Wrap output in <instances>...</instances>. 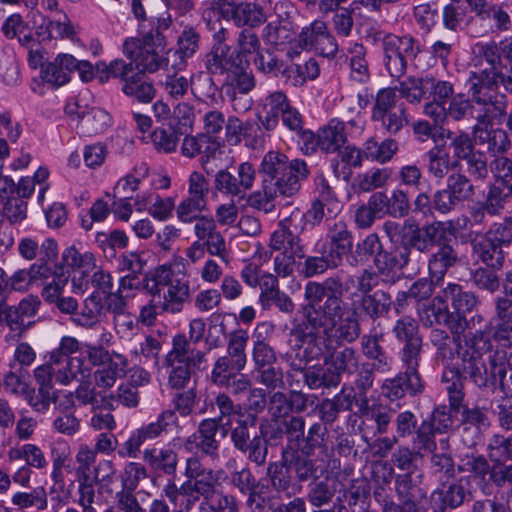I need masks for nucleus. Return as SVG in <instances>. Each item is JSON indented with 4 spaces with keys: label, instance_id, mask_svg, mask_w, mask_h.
I'll use <instances>...</instances> for the list:
<instances>
[{
    "label": "nucleus",
    "instance_id": "obj_1",
    "mask_svg": "<svg viewBox=\"0 0 512 512\" xmlns=\"http://www.w3.org/2000/svg\"><path fill=\"white\" fill-rule=\"evenodd\" d=\"M342 279L339 275L323 282L310 281L304 288L306 304L303 307L304 322L291 330L303 345L305 364L325 356L330 350L327 342L353 343L361 334L356 309L346 314L342 300Z\"/></svg>",
    "mask_w": 512,
    "mask_h": 512
},
{
    "label": "nucleus",
    "instance_id": "obj_2",
    "mask_svg": "<svg viewBox=\"0 0 512 512\" xmlns=\"http://www.w3.org/2000/svg\"><path fill=\"white\" fill-rule=\"evenodd\" d=\"M260 171L263 174L261 189L251 193L247 201L250 207L265 214L275 210L277 197L296 195L301 188V182L309 175L304 160H290L279 151H269L264 155Z\"/></svg>",
    "mask_w": 512,
    "mask_h": 512
},
{
    "label": "nucleus",
    "instance_id": "obj_3",
    "mask_svg": "<svg viewBox=\"0 0 512 512\" xmlns=\"http://www.w3.org/2000/svg\"><path fill=\"white\" fill-rule=\"evenodd\" d=\"M222 470H213L203 465L198 456H190L185 460V481L177 486L174 480H168L163 488V495L174 505L183 504L192 509L200 499L209 504L220 486Z\"/></svg>",
    "mask_w": 512,
    "mask_h": 512
},
{
    "label": "nucleus",
    "instance_id": "obj_4",
    "mask_svg": "<svg viewBox=\"0 0 512 512\" xmlns=\"http://www.w3.org/2000/svg\"><path fill=\"white\" fill-rule=\"evenodd\" d=\"M380 277L371 269H363L357 275H350L347 277L345 284L342 282V293L348 292L350 285L356 287V292L352 293V298L359 294L358 306H353L348 309L346 305V313L356 309V316L358 317V310L368 316L371 320L375 321L381 317L386 316L391 310L392 299L388 292L383 290H373L379 285ZM347 314H345V317ZM359 321V319L357 318Z\"/></svg>",
    "mask_w": 512,
    "mask_h": 512
},
{
    "label": "nucleus",
    "instance_id": "obj_5",
    "mask_svg": "<svg viewBox=\"0 0 512 512\" xmlns=\"http://www.w3.org/2000/svg\"><path fill=\"white\" fill-rule=\"evenodd\" d=\"M164 364L168 369V387L177 391L189 389L193 370H202L207 366L206 352L191 350L185 334H176Z\"/></svg>",
    "mask_w": 512,
    "mask_h": 512
},
{
    "label": "nucleus",
    "instance_id": "obj_6",
    "mask_svg": "<svg viewBox=\"0 0 512 512\" xmlns=\"http://www.w3.org/2000/svg\"><path fill=\"white\" fill-rule=\"evenodd\" d=\"M165 46V36L159 28H156L146 33L142 39L126 38L122 45V53L128 60L135 63L138 73H154L165 63L162 55Z\"/></svg>",
    "mask_w": 512,
    "mask_h": 512
},
{
    "label": "nucleus",
    "instance_id": "obj_7",
    "mask_svg": "<svg viewBox=\"0 0 512 512\" xmlns=\"http://www.w3.org/2000/svg\"><path fill=\"white\" fill-rule=\"evenodd\" d=\"M381 41L383 65L390 77L400 80L407 72L408 63L421 53L420 42L410 34L398 36L392 33L375 34Z\"/></svg>",
    "mask_w": 512,
    "mask_h": 512
},
{
    "label": "nucleus",
    "instance_id": "obj_8",
    "mask_svg": "<svg viewBox=\"0 0 512 512\" xmlns=\"http://www.w3.org/2000/svg\"><path fill=\"white\" fill-rule=\"evenodd\" d=\"M88 375V368L81 359L67 358L62 354L61 341L57 348L49 353L46 364L38 366L34 370V378L38 388L52 390L53 378L61 385H69L72 381Z\"/></svg>",
    "mask_w": 512,
    "mask_h": 512
},
{
    "label": "nucleus",
    "instance_id": "obj_9",
    "mask_svg": "<svg viewBox=\"0 0 512 512\" xmlns=\"http://www.w3.org/2000/svg\"><path fill=\"white\" fill-rule=\"evenodd\" d=\"M153 280L155 285L150 290L153 295L159 293V287L167 288L163 295L161 309L171 314L182 312L184 304L190 297V282L187 277L174 272L169 266L162 265L156 268Z\"/></svg>",
    "mask_w": 512,
    "mask_h": 512
},
{
    "label": "nucleus",
    "instance_id": "obj_10",
    "mask_svg": "<svg viewBox=\"0 0 512 512\" xmlns=\"http://www.w3.org/2000/svg\"><path fill=\"white\" fill-rule=\"evenodd\" d=\"M371 120L391 135L398 134L407 124L408 117L404 103L392 87L380 89L374 99Z\"/></svg>",
    "mask_w": 512,
    "mask_h": 512
},
{
    "label": "nucleus",
    "instance_id": "obj_11",
    "mask_svg": "<svg viewBox=\"0 0 512 512\" xmlns=\"http://www.w3.org/2000/svg\"><path fill=\"white\" fill-rule=\"evenodd\" d=\"M422 473L409 471L395 476L394 487L398 502L383 505L382 512H420L427 492L422 487Z\"/></svg>",
    "mask_w": 512,
    "mask_h": 512
},
{
    "label": "nucleus",
    "instance_id": "obj_12",
    "mask_svg": "<svg viewBox=\"0 0 512 512\" xmlns=\"http://www.w3.org/2000/svg\"><path fill=\"white\" fill-rule=\"evenodd\" d=\"M178 418L171 409L162 411L156 418L146 425L132 431L117 450L121 458H138L142 445L148 440H154L168 433L172 426H176Z\"/></svg>",
    "mask_w": 512,
    "mask_h": 512
},
{
    "label": "nucleus",
    "instance_id": "obj_13",
    "mask_svg": "<svg viewBox=\"0 0 512 512\" xmlns=\"http://www.w3.org/2000/svg\"><path fill=\"white\" fill-rule=\"evenodd\" d=\"M446 238V223L442 221L426 223L423 226L413 221L404 222L402 245L410 253L412 249L421 253H430Z\"/></svg>",
    "mask_w": 512,
    "mask_h": 512
},
{
    "label": "nucleus",
    "instance_id": "obj_14",
    "mask_svg": "<svg viewBox=\"0 0 512 512\" xmlns=\"http://www.w3.org/2000/svg\"><path fill=\"white\" fill-rule=\"evenodd\" d=\"M392 333L403 344L399 351L400 361L410 364L421 362L423 339L417 320L408 315L400 317L392 327Z\"/></svg>",
    "mask_w": 512,
    "mask_h": 512
},
{
    "label": "nucleus",
    "instance_id": "obj_15",
    "mask_svg": "<svg viewBox=\"0 0 512 512\" xmlns=\"http://www.w3.org/2000/svg\"><path fill=\"white\" fill-rule=\"evenodd\" d=\"M298 216L299 209H295L290 216L279 222L277 229L270 237V248L272 250L290 252L298 258L305 257V245L300 238L304 226L299 227L296 224Z\"/></svg>",
    "mask_w": 512,
    "mask_h": 512
},
{
    "label": "nucleus",
    "instance_id": "obj_16",
    "mask_svg": "<svg viewBox=\"0 0 512 512\" xmlns=\"http://www.w3.org/2000/svg\"><path fill=\"white\" fill-rule=\"evenodd\" d=\"M256 171L250 162H242L237 167V176L228 169H220L214 176L215 191L231 197H242L255 182Z\"/></svg>",
    "mask_w": 512,
    "mask_h": 512
},
{
    "label": "nucleus",
    "instance_id": "obj_17",
    "mask_svg": "<svg viewBox=\"0 0 512 512\" xmlns=\"http://www.w3.org/2000/svg\"><path fill=\"white\" fill-rule=\"evenodd\" d=\"M400 362L404 371L393 378L386 379L382 385L383 394L391 400L401 399L407 392L412 396L421 394L425 388L419 373L420 362L413 364Z\"/></svg>",
    "mask_w": 512,
    "mask_h": 512
},
{
    "label": "nucleus",
    "instance_id": "obj_18",
    "mask_svg": "<svg viewBox=\"0 0 512 512\" xmlns=\"http://www.w3.org/2000/svg\"><path fill=\"white\" fill-rule=\"evenodd\" d=\"M60 340L62 354L66 355L67 358L81 359L88 368V375L85 377L79 376L77 380L88 379L92 373V366L103 365L110 357L111 352L104 347L80 342L73 336H63Z\"/></svg>",
    "mask_w": 512,
    "mask_h": 512
},
{
    "label": "nucleus",
    "instance_id": "obj_19",
    "mask_svg": "<svg viewBox=\"0 0 512 512\" xmlns=\"http://www.w3.org/2000/svg\"><path fill=\"white\" fill-rule=\"evenodd\" d=\"M249 342V334L244 329H236L227 335L226 354L218 357L212 369H233L242 371L247 364L246 348Z\"/></svg>",
    "mask_w": 512,
    "mask_h": 512
},
{
    "label": "nucleus",
    "instance_id": "obj_20",
    "mask_svg": "<svg viewBox=\"0 0 512 512\" xmlns=\"http://www.w3.org/2000/svg\"><path fill=\"white\" fill-rule=\"evenodd\" d=\"M195 241H200L207 247V253L222 261L227 258V244L224 235L218 229V224L211 215L202 216L193 226Z\"/></svg>",
    "mask_w": 512,
    "mask_h": 512
},
{
    "label": "nucleus",
    "instance_id": "obj_21",
    "mask_svg": "<svg viewBox=\"0 0 512 512\" xmlns=\"http://www.w3.org/2000/svg\"><path fill=\"white\" fill-rule=\"evenodd\" d=\"M475 119L477 123L472 129V133L477 145L483 146L493 154L508 150L511 143L507 132L501 128L492 127L494 121H501V119H485L482 121L480 116H476Z\"/></svg>",
    "mask_w": 512,
    "mask_h": 512
},
{
    "label": "nucleus",
    "instance_id": "obj_22",
    "mask_svg": "<svg viewBox=\"0 0 512 512\" xmlns=\"http://www.w3.org/2000/svg\"><path fill=\"white\" fill-rule=\"evenodd\" d=\"M271 0H253L230 4L231 19L237 27L255 28L267 21Z\"/></svg>",
    "mask_w": 512,
    "mask_h": 512
},
{
    "label": "nucleus",
    "instance_id": "obj_23",
    "mask_svg": "<svg viewBox=\"0 0 512 512\" xmlns=\"http://www.w3.org/2000/svg\"><path fill=\"white\" fill-rule=\"evenodd\" d=\"M498 83L488 85L470 93L473 102L479 105L480 119H502L506 112L507 99L498 92Z\"/></svg>",
    "mask_w": 512,
    "mask_h": 512
},
{
    "label": "nucleus",
    "instance_id": "obj_24",
    "mask_svg": "<svg viewBox=\"0 0 512 512\" xmlns=\"http://www.w3.org/2000/svg\"><path fill=\"white\" fill-rule=\"evenodd\" d=\"M352 247L353 235L347 224L342 220L329 224L326 241L321 248L342 266L344 256L351 251Z\"/></svg>",
    "mask_w": 512,
    "mask_h": 512
},
{
    "label": "nucleus",
    "instance_id": "obj_25",
    "mask_svg": "<svg viewBox=\"0 0 512 512\" xmlns=\"http://www.w3.org/2000/svg\"><path fill=\"white\" fill-rule=\"evenodd\" d=\"M461 408L462 441L468 447L476 445L481 434L491 426V421L486 408L467 407Z\"/></svg>",
    "mask_w": 512,
    "mask_h": 512
},
{
    "label": "nucleus",
    "instance_id": "obj_26",
    "mask_svg": "<svg viewBox=\"0 0 512 512\" xmlns=\"http://www.w3.org/2000/svg\"><path fill=\"white\" fill-rule=\"evenodd\" d=\"M346 123L333 118L321 127L316 136L309 132V138H316L317 146L326 153H335L347 142Z\"/></svg>",
    "mask_w": 512,
    "mask_h": 512
},
{
    "label": "nucleus",
    "instance_id": "obj_27",
    "mask_svg": "<svg viewBox=\"0 0 512 512\" xmlns=\"http://www.w3.org/2000/svg\"><path fill=\"white\" fill-rule=\"evenodd\" d=\"M311 456V454L297 450L292 453L288 452L289 470L293 472L294 479L300 483L316 480L326 470V466L321 463L317 464V462H323V458L314 460Z\"/></svg>",
    "mask_w": 512,
    "mask_h": 512
},
{
    "label": "nucleus",
    "instance_id": "obj_28",
    "mask_svg": "<svg viewBox=\"0 0 512 512\" xmlns=\"http://www.w3.org/2000/svg\"><path fill=\"white\" fill-rule=\"evenodd\" d=\"M360 356L357 351L349 346H342L333 351L328 350L324 356V365L336 373L337 380L341 383V375H352L358 371Z\"/></svg>",
    "mask_w": 512,
    "mask_h": 512
},
{
    "label": "nucleus",
    "instance_id": "obj_29",
    "mask_svg": "<svg viewBox=\"0 0 512 512\" xmlns=\"http://www.w3.org/2000/svg\"><path fill=\"white\" fill-rule=\"evenodd\" d=\"M274 331V325L270 322L257 324L253 340L252 360L254 369L276 364L278 357L275 349L266 341L263 333L268 336Z\"/></svg>",
    "mask_w": 512,
    "mask_h": 512
},
{
    "label": "nucleus",
    "instance_id": "obj_30",
    "mask_svg": "<svg viewBox=\"0 0 512 512\" xmlns=\"http://www.w3.org/2000/svg\"><path fill=\"white\" fill-rule=\"evenodd\" d=\"M461 359L459 368L463 379H469L475 386L480 389L486 388L489 384L494 385L498 381V377H494L491 371H488L486 362L483 357L476 358L469 356L467 353L458 356Z\"/></svg>",
    "mask_w": 512,
    "mask_h": 512
},
{
    "label": "nucleus",
    "instance_id": "obj_31",
    "mask_svg": "<svg viewBox=\"0 0 512 512\" xmlns=\"http://www.w3.org/2000/svg\"><path fill=\"white\" fill-rule=\"evenodd\" d=\"M450 241L447 237L444 241L440 242L428 259L430 276L436 281L442 280L449 268L456 265L459 260L458 253L450 244Z\"/></svg>",
    "mask_w": 512,
    "mask_h": 512
},
{
    "label": "nucleus",
    "instance_id": "obj_32",
    "mask_svg": "<svg viewBox=\"0 0 512 512\" xmlns=\"http://www.w3.org/2000/svg\"><path fill=\"white\" fill-rule=\"evenodd\" d=\"M74 65V56L61 53L53 61L41 64V78L52 87H60L70 80L71 67Z\"/></svg>",
    "mask_w": 512,
    "mask_h": 512
},
{
    "label": "nucleus",
    "instance_id": "obj_33",
    "mask_svg": "<svg viewBox=\"0 0 512 512\" xmlns=\"http://www.w3.org/2000/svg\"><path fill=\"white\" fill-rule=\"evenodd\" d=\"M242 61V56L231 52L230 46L212 47L204 58L206 70L214 75H227Z\"/></svg>",
    "mask_w": 512,
    "mask_h": 512
},
{
    "label": "nucleus",
    "instance_id": "obj_34",
    "mask_svg": "<svg viewBox=\"0 0 512 512\" xmlns=\"http://www.w3.org/2000/svg\"><path fill=\"white\" fill-rule=\"evenodd\" d=\"M143 460L155 472L174 476L178 467V454L169 447L150 448L143 453Z\"/></svg>",
    "mask_w": 512,
    "mask_h": 512
},
{
    "label": "nucleus",
    "instance_id": "obj_35",
    "mask_svg": "<svg viewBox=\"0 0 512 512\" xmlns=\"http://www.w3.org/2000/svg\"><path fill=\"white\" fill-rule=\"evenodd\" d=\"M441 383L447 393L450 410L459 413L465 398L464 379L459 368L446 367L441 375Z\"/></svg>",
    "mask_w": 512,
    "mask_h": 512
},
{
    "label": "nucleus",
    "instance_id": "obj_36",
    "mask_svg": "<svg viewBox=\"0 0 512 512\" xmlns=\"http://www.w3.org/2000/svg\"><path fill=\"white\" fill-rule=\"evenodd\" d=\"M410 252L403 245L395 247L392 250H386L382 246L373 264L376 268L374 271L379 275H388L393 271L403 269L409 262Z\"/></svg>",
    "mask_w": 512,
    "mask_h": 512
},
{
    "label": "nucleus",
    "instance_id": "obj_37",
    "mask_svg": "<svg viewBox=\"0 0 512 512\" xmlns=\"http://www.w3.org/2000/svg\"><path fill=\"white\" fill-rule=\"evenodd\" d=\"M235 426L231 429V441L237 450H245L253 441V437L260 436L257 431V416L254 413L236 412Z\"/></svg>",
    "mask_w": 512,
    "mask_h": 512
},
{
    "label": "nucleus",
    "instance_id": "obj_38",
    "mask_svg": "<svg viewBox=\"0 0 512 512\" xmlns=\"http://www.w3.org/2000/svg\"><path fill=\"white\" fill-rule=\"evenodd\" d=\"M227 97L235 98V93L247 95L255 87V78L252 72L247 70V62L242 61L225 78L223 84Z\"/></svg>",
    "mask_w": 512,
    "mask_h": 512
},
{
    "label": "nucleus",
    "instance_id": "obj_39",
    "mask_svg": "<svg viewBox=\"0 0 512 512\" xmlns=\"http://www.w3.org/2000/svg\"><path fill=\"white\" fill-rule=\"evenodd\" d=\"M218 429V420L208 418L200 422L197 430V449L203 456H207L213 461L219 459L220 442L216 439Z\"/></svg>",
    "mask_w": 512,
    "mask_h": 512
},
{
    "label": "nucleus",
    "instance_id": "obj_40",
    "mask_svg": "<svg viewBox=\"0 0 512 512\" xmlns=\"http://www.w3.org/2000/svg\"><path fill=\"white\" fill-rule=\"evenodd\" d=\"M394 478V469L386 461L376 462L372 466V481L374 484L373 496L381 504L391 502L389 495L390 484Z\"/></svg>",
    "mask_w": 512,
    "mask_h": 512
},
{
    "label": "nucleus",
    "instance_id": "obj_41",
    "mask_svg": "<svg viewBox=\"0 0 512 512\" xmlns=\"http://www.w3.org/2000/svg\"><path fill=\"white\" fill-rule=\"evenodd\" d=\"M211 381L217 386L228 389L235 396L245 394L252 388V382L248 376L233 369L224 371L212 369Z\"/></svg>",
    "mask_w": 512,
    "mask_h": 512
},
{
    "label": "nucleus",
    "instance_id": "obj_42",
    "mask_svg": "<svg viewBox=\"0 0 512 512\" xmlns=\"http://www.w3.org/2000/svg\"><path fill=\"white\" fill-rule=\"evenodd\" d=\"M496 312L499 323L497 324L494 339L502 347L512 346V301L501 298L497 301Z\"/></svg>",
    "mask_w": 512,
    "mask_h": 512
},
{
    "label": "nucleus",
    "instance_id": "obj_43",
    "mask_svg": "<svg viewBox=\"0 0 512 512\" xmlns=\"http://www.w3.org/2000/svg\"><path fill=\"white\" fill-rule=\"evenodd\" d=\"M135 70L137 69L134 62L131 60L126 62L121 58H116L109 64L100 61L96 63L95 67L96 76L101 83L108 82L110 78H116L124 84L126 80L130 79L131 75L136 73Z\"/></svg>",
    "mask_w": 512,
    "mask_h": 512
},
{
    "label": "nucleus",
    "instance_id": "obj_44",
    "mask_svg": "<svg viewBox=\"0 0 512 512\" xmlns=\"http://www.w3.org/2000/svg\"><path fill=\"white\" fill-rule=\"evenodd\" d=\"M429 76L416 77L410 76L403 81H399L393 89L399 92L401 97L410 104H420L422 100L427 99L429 95Z\"/></svg>",
    "mask_w": 512,
    "mask_h": 512
},
{
    "label": "nucleus",
    "instance_id": "obj_45",
    "mask_svg": "<svg viewBox=\"0 0 512 512\" xmlns=\"http://www.w3.org/2000/svg\"><path fill=\"white\" fill-rule=\"evenodd\" d=\"M441 452H432L430 460V469L438 482H448L455 477V465L451 454L447 451L449 443L447 439L439 442Z\"/></svg>",
    "mask_w": 512,
    "mask_h": 512
},
{
    "label": "nucleus",
    "instance_id": "obj_46",
    "mask_svg": "<svg viewBox=\"0 0 512 512\" xmlns=\"http://www.w3.org/2000/svg\"><path fill=\"white\" fill-rule=\"evenodd\" d=\"M267 476L270 479L271 486L277 492H287L294 487L293 472L289 470L288 449L282 450V461L271 462L267 467Z\"/></svg>",
    "mask_w": 512,
    "mask_h": 512
},
{
    "label": "nucleus",
    "instance_id": "obj_47",
    "mask_svg": "<svg viewBox=\"0 0 512 512\" xmlns=\"http://www.w3.org/2000/svg\"><path fill=\"white\" fill-rule=\"evenodd\" d=\"M78 129L87 136H93L103 133L111 123V117L108 112L100 108H91L88 111H82L78 115Z\"/></svg>",
    "mask_w": 512,
    "mask_h": 512
},
{
    "label": "nucleus",
    "instance_id": "obj_48",
    "mask_svg": "<svg viewBox=\"0 0 512 512\" xmlns=\"http://www.w3.org/2000/svg\"><path fill=\"white\" fill-rule=\"evenodd\" d=\"M320 74L318 62L310 58L304 64L285 65L283 70V78L285 82L293 87H300L307 80H315Z\"/></svg>",
    "mask_w": 512,
    "mask_h": 512
},
{
    "label": "nucleus",
    "instance_id": "obj_49",
    "mask_svg": "<svg viewBox=\"0 0 512 512\" xmlns=\"http://www.w3.org/2000/svg\"><path fill=\"white\" fill-rule=\"evenodd\" d=\"M398 150L399 144L392 138H387L381 143H378L374 138H369L363 144L364 157L379 164L389 162Z\"/></svg>",
    "mask_w": 512,
    "mask_h": 512
},
{
    "label": "nucleus",
    "instance_id": "obj_50",
    "mask_svg": "<svg viewBox=\"0 0 512 512\" xmlns=\"http://www.w3.org/2000/svg\"><path fill=\"white\" fill-rule=\"evenodd\" d=\"M427 172L436 179H444L456 162L451 161L449 154L442 146L435 145L425 155Z\"/></svg>",
    "mask_w": 512,
    "mask_h": 512
},
{
    "label": "nucleus",
    "instance_id": "obj_51",
    "mask_svg": "<svg viewBox=\"0 0 512 512\" xmlns=\"http://www.w3.org/2000/svg\"><path fill=\"white\" fill-rule=\"evenodd\" d=\"M443 295L451 302L453 310L463 315L472 312L478 304L476 296L457 283H449L443 289Z\"/></svg>",
    "mask_w": 512,
    "mask_h": 512
},
{
    "label": "nucleus",
    "instance_id": "obj_52",
    "mask_svg": "<svg viewBox=\"0 0 512 512\" xmlns=\"http://www.w3.org/2000/svg\"><path fill=\"white\" fill-rule=\"evenodd\" d=\"M10 501L20 510L35 508L37 511H44L48 507V496L44 487H36L31 491H16Z\"/></svg>",
    "mask_w": 512,
    "mask_h": 512
},
{
    "label": "nucleus",
    "instance_id": "obj_53",
    "mask_svg": "<svg viewBox=\"0 0 512 512\" xmlns=\"http://www.w3.org/2000/svg\"><path fill=\"white\" fill-rule=\"evenodd\" d=\"M441 485L442 487L436 491V494L444 508H458L471 495L462 479L451 483L450 481L444 482Z\"/></svg>",
    "mask_w": 512,
    "mask_h": 512
},
{
    "label": "nucleus",
    "instance_id": "obj_54",
    "mask_svg": "<svg viewBox=\"0 0 512 512\" xmlns=\"http://www.w3.org/2000/svg\"><path fill=\"white\" fill-rule=\"evenodd\" d=\"M327 439V427L320 422H316L309 427L307 434H304L301 440L304 442V445L300 451L314 455L315 451L319 450V455L327 456Z\"/></svg>",
    "mask_w": 512,
    "mask_h": 512
},
{
    "label": "nucleus",
    "instance_id": "obj_55",
    "mask_svg": "<svg viewBox=\"0 0 512 512\" xmlns=\"http://www.w3.org/2000/svg\"><path fill=\"white\" fill-rule=\"evenodd\" d=\"M335 375L336 373H333L328 366L323 367L318 364L306 368L303 379L304 383L313 390L334 388L340 384Z\"/></svg>",
    "mask_w": 512,
    "mask_h": 512
},
{
    "label": "nucleus",
    "instance_id": "obj_56",
    "mask_svg": "<svg viewBox=\"0 0 512 512\" xmlns=\"http://www.w3.org/2000/svg\"><path fill=\"white\" fill-rule=\"evenodd\" d=\"M473 250L477 256L489 267L499 269L504 263L502 246L490 238L482 237L474 242Z\"/></svg>",
    "mask_w": 512,
    "mask_h": 512
},
{
    "label": "nucleus",
    "instance_id": "obj_57",
    "mask_svg": "<svg viewBox=\"0 0 512 512\" xmlns=\"http://www.w3.org/2000/svg\"><path fill=\"white\" fill-rule=\"evenodd\" d=\"M391 178V170L388 168H371L358 174L354 187L359 192H371L387 185Z\"/></svg>",
    "mask_w": 512,
    "mask_h": 512
},
{
    "label": "nucleus",
    "instance_id": "obj_58",
    "mask_svg": "<svg viewBox=\"0 0 512 512\" xmlns=\"http://www.w3.org/2000/svg\"><path fill=\"white\" fill-rule=\"evenodd\" d=\"M148 201L151 203V205L148 207L149 214L160 221L167 220L175 208V204L172 198H163L159 195L149 194L147 197L146 195L137 196L135 204L139 206L138 210L141 211L143 207H146Z\"/></svg>",
    "mask_w": 512,
    "mask_h": 512
},
{
    "label": "nucleus",
    "instance_id": "obj_59",
    "mask_svg": "<svg viewBox=\"0 0 512 512\" xmlns=\"http://www.w3.org/2000/svg\"><path fill=\"white\" fill-rule=\"evenodd\" d=\"M489 364L492 368V375L498 377L501 390L505 394L512 393V388L506 380V366L512 369V350L497 349L489 358Z\"/></svg>",
    "mask_w": 512,
    "mask_h": 512
},
{
    "label": "nucleus",
    "instance_id": "obj_60",
    "mask_svg": "<svg viewBox=\"0 0 512 512\" xmlns=\"http://www.w3.org/2000/svg\"><path fill=\"white\" fill-rule=\"evenodd\" d=\"M1 314L12 338L21 337L32 325V322L25 321L26 319L14 305L7 304V300L3 295L1 296Z\"/></svg>",
    "mask_w": 512,
    "mask_h": 512
},
{
    "label": "nucleus",
    "instance_id": "obj_61",
    "mask_svg": "<svg viewBox=\"0 0 512 512\" xmlns=\"http://www.w3.org/2000/svg\"><path fill=\"white\" fill-rule=\"evenodd\" d=\"M487 454L493 464L512 461V436L493 434L487 443Z\"/></svg>",
    "mask_w": 512,
    "mask_h": 512
},
{
    "label": "nucleus",
    "instance_id": "obj_62",
    "mask_svg": "<svg viewBox=\"0 0 512 512\" xmlns=\"http://www.w3.org/2000/svg\"><path fill=\"white\" fill-rule=\"evenodd\" d=\"M142 75L138 72L131 75L130 79L123 84L122 91L139 102L148 103L154 98L155 89L151 83L142 79Z\"/></svg>",
    "mask_w": 512,
    "mask_h": 512
},
{
    "label": "nucleus",
    "instance_id": "obj_63",
    "mask_svg": "<svg viewBox=\"0 0 512 512\" xmlns=\"http://www.w3.org/2000/svg\"><path fill=\"white\" fill-rule=\"evenodd\" d=\"M320 255L308 256L305 258L302 274L307 278H312L321 274H324L328 270H334L340 267L329 254H327L322 248L319 250Z\"/></svg>",
    "mask_w": 512,
    "mask_h": 512
},
{
    "label": "nucleus",
    "instance_id": "obj_64",
    "mask_svg": "<svg viewBox=\"0 0 512 512\" xmlns=\"http://www.w3.org/2000/svg\"><path fill=\"white\" fill-rule=\"evenodd\" d=\"M382 246L379 236L376 233H370L356 244L355 255L348 259L349 264L355 267L370 257L375 259Z\"/></svg>",
    "mask_w": 512,
    "mask_h": 512
}]
</instances>
